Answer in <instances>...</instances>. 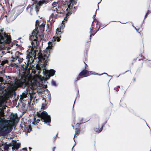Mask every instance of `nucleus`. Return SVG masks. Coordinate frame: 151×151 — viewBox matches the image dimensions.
<instances>
[{
	"label": "nucleus",
	"instance_id": "a211bd4d",
	"mask_svg": "<svg viewBox=\"0 0 151 151\" xmlns=\"http://www.w3.org/2000/svg\"><path fill=\"white\" fill-rule=\"evenodd\" d=\"M23 59L19 58L18 59V61L19 63H21Z\"/></svg>",
	"mask_w": 151,
	"mask_h": 151
},
{
	"label": "nucleus",
	"instance_id": "4468645a",
	"mask_svg": "<svg viewBox=\"0 0 151 151\" xmlns=\"http://www.w3.org/2000/svg\"><path fill=\"white\" fill-rule=\"evenodd\" d=\"M39 23V21L38 20H37L36 21V23H35V26L37 27L38 26H39L40 27H41V26H42L43 27H44V26L43 25H42V24H40V23Z\"/></svg>",
	"mask_w": 151,
	"mask_h": 151
},
{
	"label": "nucleus",
	"instance_id": "2eb2a0df",
	"mask_svg": "<svg viewBox=\"0 0 151 151\" xmlns=\"http://www.w3.org/2000/svg\"><path fill=\"white\" fill-rule=\"evenodd\" d=\"M20 147V145L19 144L15 143L14 146V149L17 150Z\"/></svg>",
	"mask_w": 151,
	"mask_h": 151
},
{
	"label": "nucleus",
	"instance_id": "6ab92c4d",
	"mask_svg": "<svg viewBox=\"0 0 151 151\" xmlns=\"http://www.w3.org/2000/svg\"><path fill=\"white\" fill-rule=\"evenodd\" d=\"M3 81V78L1 77H0V82H2Z\"/></svg>",
	"mask_w": 151,
	"mask_h": 151
},
{
	"label": "nucleus",
	"instance_id": "20e7f679",
	"mask_svg": "<svg viewBox=\"0 0 151 151\" xmlns=\"http://www.w3.org/2000/svg\"><path fill=\"white\" fill-rule=\"evenodd\" d=\"M0 31V42L4 43H9L10 42V36L3 32L2 29Z\"/></svg>",
	"mask_w": 151,
	"mask_h": 151
},
{
	"label": "nucleus",
	"instance_id": "c756f323",
	"mask_svg": "<svg viewBox=\"0 0 151 151\" xmlns=\"http://www.w3.org/2000/svg\"><path fill=\"white\" fill-rule=\"evenodd\" d=\"M73 147H74V146H73V147L72 148H73Z\"/></svg>",
	"mask_w": 151,
	"mask_h": 151
},
{
	"label": "nucleus",
	"instance_id": "7ed1b4c3",
	"mask_svg": "<svg viewBox=\"0 0 151 151\" xmlns=\"http://www.w3.org/2000/svg\"><path fill=\"white\" fill-rule=\"evenodd\" d=\"M2 105H0V133L5 134L8 132L9 129L12 128L15 120L17 118V114H12L10 120L1 119V117L4 115V113L2 110Z\"/></svg>",
	"mask_w": 151,
	"mask_h": 151
},
{
	"label": "nucleus",
	"instance_id": "cd10ccee",
	"mask_svg": "<svg viewBox=\"0 0 151 151\" xmlns=\"http://www.w3.org/2000/svg\"><path fill=\"white\" fill-rule=\"evenodd\" d=\"M33 53H35V52H33Z\"/></svg>",
	"mask_w": 151,
	"mask_h": 151
},
{
	"label": "nucleus",
	"instance_id": "423d86ee",
	"mask_svg": "<svg viewBox=\"0 0 151 151\" xmlns=\"http://www.w3.org/2000/svg\"><path fill=\"white\" fill-rule=\"evenodd\" d=\"M55 71L53 70H45L43 71V74L45 76L50 77V76H52L55 73Z\"/></svg>",
	"mask_w": 151,
	"mask_h": 151
},
{
	"label": "nucleus",
	"instance_id": "9b49d317",
	"mask_svg": "<svg viewBox=\"0 0 151 151\" xmlns=\"http://www.w3.org/2000/svg\"><path fill=\"white\" fill-rule=\"evenodd\" d=\"M87 72L88 71L86 70H83L80 73L79 76H81V78L83 77L86 76Z\"/></svg>",
	"mask_w": 151,
	"mask_h": 151
},
{
	"label": "nucleus",
	"instance_id": "4be33fe9",
	"mask_svg": "<svg viewBox=\"0 0 151 151\" xmlns=\"http://www.w3.org/2000/svg\"><path fill=\"white\" fill-rule=\"evenodd\" d=\"M23 150H27V148H24L22 149Z\"/></svg>",
	"mask_w": 151,
	"mask_h": 151
},
{
	"label": "nucleus",
	"instance_id": "412c9836",
	"mask_svg": "<svg viewBox=\"0 0 151 151\" xmlns=\"http://www.w3.org/2000/svg\"><path fill=\"white\" fill-rule=\"evenodd\" d=\"M29 129H30V131H31L32 130V128L31 127V126H29Z\"/></svg>",
	"mask_w": 151,
	"mask_h": 151
},
{
	"label": "nucleus",
	"instance_id": "f257e3e1",
	"mask_svg": "<svg viewBox=\"0 0 151 151\" xmlns=\"http://www.w3.org/2000/svg\"><path fill=\"white\" fill-rule=\"evenodd\" d=\"M48 44V47L43 51V53L38 54L39 60L36 65V68L39 70L38 72V75H34L35 73L34 72L30 73V71H33V70L29 71L27 69H27V67L25 66L21 79L14 83H1L0 85L1 88L4 89L6 91H9L15 89L18 86H22L24 83L25 84L28 83L31 85L32 89H36L39 85V82L42 80L41 76L39 74L40 72V70L42 68L45 67L48 60H49L48 58L52 51V47L54 45L51 42H49Z\"/></svg>",
	"mask_w": 151,
	"mask_h": 151
},
{
	"label": "nucleus",
	"instance_id": "c85d7f7f",
	"mask_svg": "<svg viewBox=\"0 0 151 151\" xmlns=\"http://www.w3.org/2000/svg\"><path fill=\"white\" fill-rule=\"evenodd\" d=\"M85 68H86V66H85Z\"/></svg>",
	"mask_w": 151,
	"mask_h": 151
},
{
	"label": "nucleus",
	"instance_id": "0eeeda50",
	"mask_svg": "<svg viewBox=\"0 0 151 151\" xmlns=\"http://www.w3.org/2000/svg\"><path fill=\"white\" fill-rule=\"evenodd\" d=\"M37 31L36 30H34L32 33V35L30 36L29 39L34 41H36L37 39Z\"/></svg>",
	"mask_w": 151,
	"mask_h": 151
},
{
	"label": "nucleus",
	"instance_id": "dca6fc26",
	"mask_svg": "<svg viewBox=\"0 0 151 151\" xmlns=\"http://www.w3.org/2000/svg\"><path fill=\"white\" fill-rule=\"evenodd\" d=\"M3 148L4 150L6 151H8L9 148V145L6 144H5L4 145Z\"/></svg>",
	"mask_w": 151,
	"mask_h": 151
},
{
	"label": "nucleus",
	"instance_id": "9d476101",
	"mask_svg": "<svg viewBox=\"0 0 151 151\" xmlns=\"http://www.w3.org/2000/svg\"><path fill=\"white\" fill-rule=\"evenodd\" d=\"M46 100L43 99L42 100V105L41 106V108L44 109L45 108V106L46 105Z\"/></svg>",
	"mask_w": 151,
	"mask_h": 151
},
{
	"label": "nucleus",
	"instance_id": "aec40b11",
	"mask_svg": "<svg viewBox=\"0 0 151 151\" xmlns=\"http://www.w3.org/2000/svg\"><path fill=\"white\" fill-rule=\"evenodd\" d=\"M52 83L53 85H55V82L54 81H52Z\"/></svg>",
	"mask_w": 151,
	"mask_h": 151
},
{
	"label": "nucleus",
	"instance_id": "a878e982",
	"mask_svg": "<svg viewBox=\"0 0 151 151\" xmlns=\"http://www.w3.org/2000/svg\"><path fill=\"white\" fill-rule=\"evenodd\" d=\"M86 66H87V64H86Z\"/></svg>",
	"mask_w": 151,
	"mask_h": 151
},
{
	"label": "nucleus",
	"instance_id": "b1692460",
	"mask_svg": "<svg viewBox=\"0 0 151 151\" xmlns=\"http://www.w3.org/2000/svg\"><path fill=\"white\" fill-rule=\"evenodd\" d=\"M55 148V147H54L53 148V150H52L53 151H54V150Z\"/></svg>",
	"mask_w": 151,
	"mask_h": 151
},
{
	"label": "nucleus",
	"instance_id": "f03ea898",
	"mask_svg": "<svg viewBox=\"0 0 151 151\" xmlns=\"http://www.w3.org/2000/svg\"><path fill=\"white\" fill-rule=\"evenodd\" d=\"M77 0H67L63 5V9L66 12V17L62 21V23L60 28H58L56 30L55 36H54L51 40L52 42L55 41H59L60 40L61 35L62 32L61 29H63L64 27V24L66 22L67 20V17L71 13L72 7L73 5L76 4Z\"/></svg>",
	"mask_w": 151,
	"mask_h": 151
},
{
	"label": "nucleus",
	"instance_id": "ddd939ff",
	"mask_svg": "<svg viewBox=\"0 0 151 151\" xmlns=\"http://www.w3.org/2000/svg\"><path fill=\"white\" fill-rule=\"evenodd\" d=\"M33 120L34 121V122H32V124H37V123H39V122L40 121V120L39 119H36L35 116L33 118Z\"/></svg>",
	"mask_w": 151,
	"mask_h": 151
},
{
	"label": "nucleus",
	"instance_id": "39448f33",
	"mask_svg": "<svg viewBox=\"0 0 151 151\" xmlns=\"http://www.w3.org/2000/svg\"><path fill=\"white\" fill-rule=\"evenodd\" d=\"M37 114L38 117L41 118L42 121L45 122H50V116L48 115L45 111H43L40 113L37 112Z\"/></svg>",
	"mask_w": 151,
	"mask_h": 151
},
{
	"label": "nucleus",
	"instance_id": "f3484780",
	"mask_svg": "<svg viewBox=\"0 0 151 151\" xmlns=\"http://www.w3.org/2000/svg\"><path fill=\"white\" fill-rule=\"evenodd\" d=\"M102 129H99L97 128H95L94 129V130L95 132H100L101 131Z\"/></svg>",
	"mask_w": 151,
	"mask_h": 151
},
{
	"label": "nucleus",
	"instance_id": "5701e85b",
	"mask_svg": "<svg viewBox=\"0 0 151 151\" xmlns=\"http://www.w3.org/2000/svg\"><path fill=\"white\" fill-rule=\"evenodd\" d=\"M4 63L2 62L1 63V65H3L4 64Z\"/></svg>",
	"mask_w": 151,
	"mask_h": 151
},
{
	"label": "nucleus",
	"instance_id": "1a4fd4ad",
	"mask_svg": "<svg viewBox=\"0 0 151 151\" xmlns=\"http://www.w3.org/2000/svg\"><path fill=\"white\" fill-rule=\"evenodd\" d=\"M28 51L29 53V54H28L27 55L26 57H27V58L28 59V60H27L29 62V61L30 58L31 57V55H31V54L32 53L33 50H32V48H31V49L28 50Z\"/></svg>",
	"mask_w": 151,
	"mask_h": 151
},
{
	"label": "nucleus",
	"instance_id": "393cba45",
	"mask_svg": "<svg viewBox=\"0 0 151 151\" xmlns=\"http://www.w3.org/2000/svg\"><path fill=\"white\" fill-rule=\"evenodd\" d=\"M0 151H3V150H2L0 148Z\"/></svg>",
	"mask_w": 151,
	"mask_h": 151
},
{
	"label": "nucleus",
	"instance_id": "f8f14e48",
	"mask_svg": "<svg viewBox=\"0 0 151 151\" xmlns=\"http://www.w3.org/2000/svg\"><path fill=\"white\" fill-rule=\"evenodd\" d=\"M52 10L54 11L52 14H55L56 15L57 13L58 12V8L56 6H54L52 9Z\"/></svg>",
	"mask_w": 151,
	"mask_h": 151
},
{
	"label": "nucleus",
	"instance_id": "6e6552de",
	"mask_svg": "<svg viewBox=\"0 0 151 151\" xmlns=\"http://www.w3.org/2000/svg\"><path fill=\"white\" fill-rule=\"evenodd\" d=\"M43 3V1H39L37 4H35V8L37 12L38 11L39 9H40V7L42 5Z\"/></svg>",
	"mask_w": 151,
	"mask_h": 151
},
{
	"label": "nucleus",
	"instance_id": "bb28decb",
	"mask_svg": "<svg viewBox=\"0 0 151 151\" xmlns=\"http://www.w3.org/2000/svg\"><path fill=\"white\" fill-rule=\"evenodd\" d=\"M90 29L91 30V28H90Z\"/></svg>",
	"mask_w": 151,
	"mask_h": 151
}]
</instances>
